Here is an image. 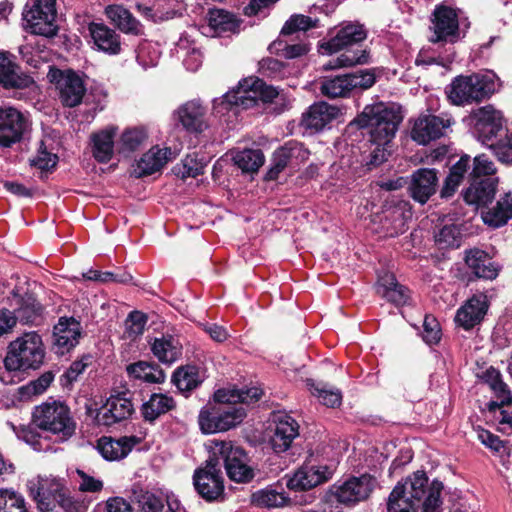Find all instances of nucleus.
Masks as SVG:
<instances>
[{
	"instance_id": "nucleus-62",
	"label": "nucleus",
	"mask_w": 512,
	"mask_h": 512,
	"mask_svg": "<svg viewBox=\"0 0 512 512\" xmlns=\"http://www.w3.org/2000/svg\"><path fill=\"white\" fill-rule=\"evenodd\" d=\"M495 172L494 163L485 154H481L473 159V167L469 178L492 177Z\"/></svg>"
},
{
	"instance_id": "nucleus-48",
	"label": "nucleus",
	"mask_w": 512,
	"mask_h": 512,
	"mask_svg": "<svg viewBox=\"0 0 512 512\" xmlns=\"http://www.w3.org/2000/svg\"><path fill=\"white\" fill-rule=\"evenodd\" d=\"M58 161V155L48 151L43 140L39 142L36 155L29 160L32 167L40 170V179L42 180L56 169Z\"/></svg>"
},
{
	"instance_id": "nucleus-12",
	"label": "nucleus",
	"mask_w": 512,
	"mask_h": 512,
	"mask_svg": "<svg viewBox=\"0 0 512 512\" xmlns=\"http://www.w3.org/2000/svg\"><path fill=\"white\" fill-rule=\"evenodd\" d=\"M9 300L16 322L31 327L44 323L45 307L34 292L15 287L10 292Z\"/></svg>"
},
{
	"instance_id": "nucleus-6",
	"label": "nucleus",
	"mask_w": 512,
	"mask_h": 512,
	"mask_svg": "<svg viewBox=\"0 0 512 512\" xmlns=\"http://www.w3.org/2000/svg\"><path fill=\"white\" fill-rule=\"evenodd\" d=\"M32 423L41 430L60 435L62 440L71 438L76 430L70 408L58 400L36 406L32 413Z\"/></svg>"
},
{
	"instance_id": "nucleus-63",
	"label": "nucleus",
	"mask_w": 512,
	"mask_h": 512,
	"mask_svg": "<svg viewBox=\"0 0 512 512\" xmlns=\"http://www.w3.org/2000/svg\"><path fill=\"white\" fill-rule=\"evenodd\" d=\"M442 332L438 320L432 315H426L423 321V340L429 344H438L441 340Z\"/></svg>"
},
{
	"instance_id": "nucleus-21",
	"label": "nucleus",
	"mask_w": 512,
	"mask_h": 512,
	"mask_svg": "<svg viewBox=\"0 0 512 512\" xmlns=\"http://www.w3.org/2000/svg\"><path fill=\"white\" fill-rule=\"evenodd\" d=\"M81 325L74 317H60L53 328L52 345L56 354L64 355L79 342Z\"/></svg>"
},
{
	"instance_id": "nucleus-59",
	"label": "nucleus",
	"mask_w": 512,
	"mask_h": 512,
	"mask_svg": "<svg viewBox=\"0 0 512 512\" xmlns=\"http://www.w3.org/2000/svg\"><path fill=\"white\" fill-rule=\"evenodd\" d=\"M443 488V483L440 480L434 479L431 482L428 494L421 501L422 512H439L442 505L441 492Z\"/></svg>"
},
{
	"instance_id": "nucleus-27",
	"label": "nucleus",
	"mask_w": 512,
	"mask_h": 512,
	"mask_svg": "<svg viewBox=\"0 0 512 512\" xmlns=\"http://www.w3.org/2000/svg\"><path fill=\"white\" fill-rule=\"evenodd\" d=\"M299 435V424L289 415H282L275 421V429L269 443L277 454L291 448L293 440Z\"/></svg>"
},
{
	"instance_id": "nucleus-25",
	"label": "nucleus",
	"mask_w": 512,
	"mask_h": 512,
	"mask_svg": "<svg viewBox=\"0 0 512 512\" xmlns=\"http://www.w3.org/2000/svg\"><path fill=\"white\" fill-rule=\"evenodd\" d=\"M141 442V438L131 435L114 439L110 436H102L97 440V450L107 461L124 459L132 449Z\"/></svg>"
},
{
	"instance_id": "nucleus-36",
	"label": "nucleus",
	"mask_w": 512,
	"mask_h": 512,
	"mask_svg": "<svg viewBox=\"0 0 512 512\" xmlns=\"http://www.w3.org/2000/svg\"><path fill=\"white\" fill-rule=\"evenodd\" d=\"M105 15L123 33L132 35L142 34V25L123 5H108L105 8Z\"/></svg>"
},
{
	"instance_id": "nucleus-15",
	"label": "nucleus",
	"mask_w": 512,
	"mask_h": 512,
	"mask_svg": "<svg viewBox=\"0 0 512 512\" xmlns=\"http://www.w3.org/2000/svg\"><path fill=\"white\" fill-rule=\"evenodd\" d=\"M310 152L297 141H288L272 154L270 166L264 176L265 181L277 180L280 173L289 165L297 166L309 158Z\"/></svg>"
},
{
	"instance_id": "nucleus-38",
	"label": "nucleus",
	"mask_w": 512,
	"mask_h": 512,
	"mask_svg": "<svg viewBox=\"0 0 512 512\" xmlns=\"http://www.w3.org/2000/svg\"><path fill=\"white\" fill-rule=\"evenodd\" d=\"M107 411L103 414L104 424L111 425L129 418L134 413L132 401L126 397V393H119L107 399L105 404Z\"/></svg>"
},
{
	"instance_id": "nucleus-14",
	"label": "nucleus",
	"mask_w": 512,
	"mask_h": 512,
	"mask_svg": "<svg viewBox=\"0 0 512 512\" xmlns=\"http://www.w3.org/2000/svg\"><path fill=\"white\" fill-rule=\"evenodd\" d=\"M193 484L197 493L206 501L212 502L224 494V480L219 459L210 454L204 467L194 471Z\"/></svg>"
},
{
	"instance_id": "nucleus-32",
	"label": "nucleus",
	"mask_w": 512,
	"mask_h": 512,
	"mask_svg": "<svg viewBox=\"0 0 512 512\" xmlns=\"http://www.w3.org/2000/svg\"><path fill=\"white\" fill-rule=\"evenodd\" d=\"M253 107H255L254 100L248 98L246 94L239 89V84L222 97L214 99L213 101V111L220 116L229 112H233V114L236 115L239 112V108L249 109Z\"/></svg>"
},
{
	"instance_id": "nucleus-53",
	"label": "nucleus",
	"mask_w": 512,
	"mask_h": 512,
	"mask_svg": "<svg viewBox=\"0 0 512 512\" xmlns=\"http://www.w3.org/2000/svg\"><path fill=\"white\" fill-rule=\"evenodd\" d=\"M148 138V134L144 128L134 127L126 129L119 142V153H130L138 150L144 141Z\"/></svg>"
},
{
	"instance_id": "nucleus-28",
	"label": "nucleus",
	"mask_w": 512,
	"mask_h": 512,
	"mask_svg": "<svg viewBox=\"0 0 512 512\" xmlns=\"http://www.w3.org/2000/svg\"><path fill=\"white\" fill-rule=\"evenodd\" d=\"M376 293L396 307L410 305L412 301L409 288L400 284L396 277L389 273L378 279Z\"/></svg>"
},
{
	"instance_id": "nucleus-47",
	"label": "nucleus",
	"mask_w": 512,
	"mask_h": 512,
	"mask_svg": "<svg viewBox=\"0 0 512 512\" xmlns=\"http://www.w3.org/2000/svg\"><path fill=\"white\" fill-rule=\"evenodd\" d=\"M265 156L261 149H244L233 156L234 164L243 173H255L264 164Z\"/></svg>"
},
{
	"instance_id": "nucleus-13",
	"label": "nucleus",
	"mask_w": 512,
	"mask_h": 512,
	"mask_svg": "<svg viewBox=\"0 0 512 512\" xmlns=\"http://www.w3.org/2000/svg\"><path fill=\"white\" fill-rule=\"evenodd\" d=\"M42 512H82V503L74 499L68 489L58 483L41 484L34 495Z\"/></svg>"
},
{
	"instance_id": "nucleus-30",
	"label": "nucleus",
	"mask_w": 512,
	"mask_h": 512,
	"mask_svg": "<svg viewBox=\"0 0 512 512\" xmlns=\"http://www.w3.org/2000/svg\"><path fill=\"white\" fill-rule=\"evenodd\" d=\"M465 263L475 278L493 280L497 278L500 267L492 257L481 249H471L466 252Z\"/></svg>"
},
{
	"instance_id": "nucleus-8",
	"label": "nucleus",
	"mask_w": 512,
	"mask_h": 512,
	"mask_svg": "<svg viewBox=\"0 0 512 512\" xmlns=\"http://www.w3.org/2000/svg\"><path fill=\"white\" fill-rule=\"evenodd\" d=\"M469 119L474 137L486 147L508 129L503 112L491 104L472 110Z\"/></svg>"
},
{
	"instance_id": "nucleus-24",
	"label": "nucleus",
	"mask_w": 512,
	"mask_h": 512,
	"mask_svg": "<svg viewBox=\"0 0 512 512\" xmlns=\"http://www.w3.org/2000/svg\"><path fill=\"white\" fill-rule=\"evenodd\" d=\"M437 174L433 168H419L412 173L408 190L414 201L425 204L436 193Z\"/></svg>"
},
{
	"instance_id": "nucleus-20",
	"label": "nucleus",
	"mask_w": 512,
	"mask_h": 512,
	"mask_svg": "<svg viewBox=\"0 0 512 512\" xmlns=\"http://www.w3.org/2000/svg\"><path fill=\"white\" fill-rule=\"evenodd\" d=\"M489 306L487 295L476 293L457 310L454 321L459 327L470 331L484 320Z\"/></svg>"
},
{
	"instance_id": "nucleus-33",
	"label": "nucleus",
	"mask_w": 512,
	"mask_h": 512,
	"mask_svg": "<svg viewBox=\"0 0 512 512\" xmlns=\"http://www.w3.org/2000/svg\"><path fill=\"white\" fill-rule=\"evenodd\" d=\"M172 154L171 148L165 147L160 149L158 146L152 147L137 161L135 176L143 178L160 171L164 165L170 160Z\"/></svg>"
},
{
	"instance_id": "nucleus-23",
	"label": "nucleus",
	"mask_w": 512,
	"mask_h": 512,
	"mask_svg": "<svg viewBox=\"0 0 512 512\" xmlns=\"http://www.w3.org/2000/svg\"><path fill=\"white\" fill-rule=\"evenodd\" d=\"M469 186L462 192L464 201L476 209L487 207L492 203L498 186V178H469Z\"/></svg>"
},
{
	"instance_id": "nucleus-46",
	"label": "nucleus",
	"mask_w": 512,
	"mask_h": 512,
	"mask_svg": "<svg viewBox=\"0 0 512 512\" xmlns=\"http://www.w3.org/2000/svg\"><path fill=\"white\" fill-rule=\"evenodd\" d=\"M320 91L331 99L348 96L352 91L349 74L324 77L321 81Z\"/></svg>"
},
{
	"instance_id": "nucleus-54",
	"label": "nucleus",
	"mask_w": 512,
	"mask_h": 512,
	"mask_svg": "<svg viewBox=\"0 0 512 512\" xmlns=\"http://www.w3.org/2000/svg\"><path fill=\"white\" fill-rule=\"evenodd\" d=\"M206 166L207 163L204 161V158L198 159L197 155H187L182 164H177L173 167V173L182 179L188 177L196 178L204 174Z\"/></svg>"
},
{
	"instance_id": "nucleus-41",
	"label": "nucleus",
	"mask_w": 512,
	"mask_h": 512,
	"mask_svg": "<svg viewBox=\"0 0 512 512\" xmlns=\"http://www.w3.org/2000/svg\"><path fill=\"white\" fill-rule=\"evenodd\" d=\"M151 351L160 362L170 364L181 356L182 345L174 336L167 334L154 339Z\"/></svg>"
},
{
	"instance_id": "nucleus-64",
	"label": "nucleus",
	"mask_w": 512,
	"mask_h": 512,
	"mask_svg": "<svg viewBox=\"0 0 512 512\" xmlns=\"http://www.w3.org/2000/svg\"><path fill=\"white\" fill-rule=\"evenodd\" d=\"M351 82V89L366 90L371 88L376 82L374 69L359 70L355 73H348Z\"/></svg>"
},
{
	"instance_id": "nucleus-18",
	"label": "nucleus",
	"mask_w": 512,
	"mask_h": 512,
	"mask_svg": "<svg viewBox=\"0 0 512 512\" xmlns=\"http://www.w3.org/2000/svg\"><path fill=\"white\" fill-rule=\"evenodd\" d=\"M34 83V79L23 71L12 53L0 51V86L3 89L22 90Z\"/></svg>"
},
{
	"instance_id": "nucleus-57",
	"label": "nucleus",
	"mask_w": 512,
	"mask_h": 512,
	"mask_svg": "<svg viewBox=\"0 0 512 512\" xmlns=\"http://www.w3.org/2000/svg\"><path fill=\"white\" fill-rule=\"evenodd\" d=\"M435 241L441 248H458L461 242V232L457 225H444L435 235Z\"/></svg>"
},
{
	"instance_id": "nucleus-55",
	"label": "nucleus",
	"mask_w": 512,
	"mask_h": 512,
	"mask_svg": "<svg viewBox=\"0 0 512 512\" xmlns=\"http://www.w3.org/2000/svg\"><path fill=\"white\" fill-rule=\"evenodd\" d=\"M138 512H175L168 500L146 492L138 499Z\"/></svg>"
},
{
	"instance_id": "nucleus-45",
	"label": "nucleus",
	"mask_w": 512,
	"mask_h": 512,
	"mask_svg": "<svg viewBox=\"0 0 512 512\" xmlns=\"http://www.w3.org/2000/svg\"><path fill=\"white\" fill-rule=\"evenodd\" d=\"M420 505L413 499L408 491L407 485L399 481L390 492L387 501L388 512H417Z\"/></svg>"
},
{
	"instance_id": "nucleus-43",
	"label": "nucleus",
	"mask_w": 512,
	"mask_h": 512,
	"mask_svg": "<svg viewBox=\"0 0 512 512\" xmlns=\"http://www.w3.org/2000/svg\"><path fill=\"white\" fill-rule=\"evenodd\" d=\"M130 378L143 380L147 383L161 384L165 381V373L160 366L154 362L137 361L126 367Z\"/></svg>"
},
{
	"instance_id": "nucleus-9",
	"label": "nucleus",
	"mask_w": 512,
	"mask_h": 512,
	"mask_svg": "<svg viewBox=\"0 0 512 512\" xmlns=\"http://www.w3.org/2000/svg\"><path fill=\"white\" fill-rule=\"evenodd\" d=\"M210 454H215L219 459V466L223 462L226 474L231 481L237 483H249L255 477V470L248 465L249 457L246 451L239 446H233L231 442H215V447Z\"/></svg>"
},
{
	"instance_id": "nucleus-10",
	"label": "nucleus",
	"mask_w": 512,
	"mask_h": 512,
	"mask_svg": "<svg viewBox=\"0 0 512 512\" xmlns=\"http://www.w3.org/2000/svg\"><path fill=\"white\" fill-rule=\"evenodd\" d=\"M246 417V410L235 405H206L199 413L198 423L204 434L228 431Z\"/></svg>"
},
{
	"instance_id": "nucleus-22",
	"label": "nucleus",
	"mask_w": 512,
	"mask_h": 512,
	"mask_svg": "<svg viewBox=\"0 0 512 512\" xmlns=\"http://www.w3.org/2000/svg\"><path fill=\"white\" fill-rule=\"evenodd\" d=\"M450 120L433 114L420 115L411 129V138L421 145L439 139L450 126Z\"/></svg>"
},
{
	"instance_id": "nucleus-56",
	"label": "nucleus",
	"mask_w": 512,
	"mask_h": 512,
	"mask_svg": "<svg viewBox=\"0 0 512 512\" xmlns=\"http://www.w3.org/2000/svg\"><path fill=\"white\" fill-rule=\"evenodd\" d=\"M487 148L492 150L495 157L503 164L512 165V132L509 129L502 137H497Z\"/></svg>"
},
{
	"instance_id": "nucleus-5",
	"label": "nucleus",
	"mask_w": 512,
	"mask_h": 512,
	"mask_svg": "<svg viewBox=\"0 0 512 512\" xmlns=\"http://www.w3.org/2000/svg\"><path fill=\"white\" fill-rule=\"evenodd\" d=\"M495 92L494 75L480 73L459 75L446 89L448 99L458 106L488 100Z\"/></svg>"
},
{
	"instance_id": "nucleus-34",
	"label": "nucleus",
	"mask_w": 512,
	"mask_h": 512,
	"mask_svg": "<svg viewBox=\"0 0 512 512\" xmlns=\"http://www.w3.org/2000/svg\"><path fill=\"white\" fill-rule=\"evenodd\" d=\"M89 32L98 50L110 55L121 52L120 35L115 30L103 23L92 22L89 24Z\"/></svg>"
},
{
	"instance_id": "nucleus-37",
	"label": "nucleus",
	"mask_w": 512,
	"mask_h": 512,
	"mask_svg": "<svg viewBox=\"0 0 512 512\" xmlns=\"http://www.w3.org/2000/svg\"><path fill=\"white\" fill-rule=\"evenodd\" d=\"M239 89L243 91L248 98H251L257 106L258 101L265 104L272 103L278 97L277 88L268 85L264 80L258 77L244 78L239 81Z\"/></svg>"
},
{
	"instance_id": "nucleus-3",
	"label": "nucleus",
	"mask_w": 512,
	"mask_h": 512,
	"mask_svg": "<svg viewBox=\"0 0 512 512\" xmlns=\"http://www.w3.org/2000/svg\"><path fill=\"white\" fill-rule=\"evenodd\" d=\"M367 38V31L360 23H348L343 25L328 41L320 44L319 48L326 54H334L344 51L339 56L330 59L324 64L323 69L335 70L356 65L368 64L370 52L366 49H353Z\"/></svg>"
},
{
	"instance_id": "nucleus-52",
	"label": "nucleus",
	"mask_w": 512,
	"mask_h": 512,
	"mask_svg": "<svg viewBox=\"0 0 512 512\" xmlns=\"http://www.w3.org/2000/svg\"><path fill=\"white\" fill-rule=\"evenodd\" d=\"M402 484L407 485L409 495L415 499L420 505L421 501L429 492L428 476L424 470L415 471L412 476L408 477Z\"/></svg>"
},
{
	"instance_id": "nucleus-39",
	"label": "nucleus",
	"mask_w": 512,
	"mask_h": 512,
	"mask_svg": "<svg viewBox=\"0 0 512 512\" xmlns=\"http://www.w3.org/2000/svg\"><path fill=\"white\" fill-rule=\"evenodd\" d=\"M115 134L116 128L113 127L92 134V154L97 162L108 163L112 159Z\"/></svg>"
},
{
	"instance_id": "nucleus-16",
	"label": "nucleus",
	"mask_w": 512,
	"mask_h": 512,
	"mask_svg": "<svg viewBox=\"0 0 512 512\" xmlns=\"http://www.w3.org/2000/svg\"><path fill=\"white\" fill-rule=\"evenodd\" d=\"M430 20L433 24L430 29L434 32L429 39L431 43H455L458 40L459 19L456 9L445 4L436 5Z\"/></svg>"
},
{
	"instance_id": "nucleus-29",
	"label": "nucleus",
	"mask_w": 512,
	"mask_h": 512,
	"mask_svg": "<svg viewBox=\"0 0 512 512\" xmlns=\"http://www.w3.org/2000/svg\"><path fill=\"white\" fill-rule=\"evenodd\" d=\"M206 20L212 36L217 37L239 33L242 24V20L234 13L219 8L209 9Z\"/></svg>"
},
{
	"instance_id": "nucleus-26",
	"label": "nucleus",
	"mask_w": 512,
	"mask_h": 512,
	"mask_svg": "<svg viewBox=\"0 0 512 512\" xmlns=\"http://www.w3.org/2000/svg\"><path fill=\"white\" fill-rule=\"evenodd\" d=\"M339 114L340 109L337 106L324 101L316 102L303 113L301 125L306 130L319 132L336 119Z\"/></svg>"
},
{
	"instance_id": "nucleus-50",
	"label": "nucleus",
	"mask_w": 512,
	"mask_h": 512,
	"mask_svg": "<svg viewBox=\"0 0 512 512\" xmlns=\"http://www.w3.org/2000/svg\"><path fill=\"white\" fill-rule=\"evenodd\" d=\"M54 373L46 371L37 379L30 381L26 385L18 388V396L20 401L29 400L32 396L40 395L46 391L54 380Z\"/></svg>"
},
{
	"instance_id": "nucleus-2",
	"label": "nucleus",
	"mask_w": 512,
	"mask_h": 512,
	"mask_svg": "<svg viewBox=\"0 0 512 512\" xmlns=\"http://www.w3.org/2000/svg\"><path fill=\"white\" fill-rule=\"evenodd\" d=\"M45 345L37 331L24 332L11 341L3 360L5 371L0 372V380L11 385L21 379V373L38 370L44 363Z\"/></svg>"
},
{
	"instance_id": "nucleus-40",
	"label": "nucleus",
	"mask_w": 512,
	"mask_h": 512,
	"mask_svg": "<svg viewBox=\"0 0 512 512\" xmlns=\"http://www.w3.org/2000/svg\"><path fill=\"white\" fill-rule=\"evenodd\" d=\"M290 503V498L282 489L279 491L277 485L267 486L251 494V504L259 508H278Z\"/></svg>"
},
{
	"instance_id": "nucleus-4",
	"label": "nucleus",
	"mask_w": 512,
	"mask_h": 512,
	"mask_svg": "<svg viewBox=\"0 0 512 512\" xmlns=\"http://www.w3.org/2000/svg\"><path fill=\"white\" fill-rule=\"evenodd\" d=\"M376 486V478L369 473L349 476L344 481L331 485L325 492L322 501L330 507H354L366 501Z\"/></svg>"
},
{
	"instance_id": "nucleus-49",
	"label": "nucleus",
	"mask_w": 512,
	"mask_h": 512,
	"mask_svg": "<svg viewBox=\"0 0 512 512\" xmlns=\"http://www.w3.org/2000/svg\"><path fill=\"white\" fill-rule=\"evenodd\" d=\"M306 384L312 395L316 396L320 402L330 408L339 407L342 403V393L339 389H330L328 384L315 382L313 379H307Z\"/></svg>"
},
{
	"instance_id": "nucleus-44",
	"label": "nucleus",
	"mask_w": 512,
	"mask_h": 512,
	"mask_svg": "<svg viewBox=\"0 0 512 512\" xmlns=\"http://www.w3.org/2000/svg\"><path fill=\"white\" fill-rule=\"evenodd\" d=\"M171 382L181 393H190L203 382L199 367L185 365L178 367L172 374Z\"/></svg>"
},
{
	"instance_id": "nucleus-58",
	"label": "nucleus",
	"mask_w": 512,
	"mask_h": 512,
	"mask_svg": "<svg viewBox=\"0 0 512 512\" xmlns=\"http://www.w3.org/2000/svg\"><path fill=\"white\" fill-rule=\"evenodd\" d=\"M0 512H28L25 500L14 491L0 490Z\"/></svg>"
},
{
	"instance_id": "nucleus-42",
	"label": "nucleus",
	"mask_w": 512,
	"mask_h": 512,
	"mask_svg": "<svg viewBox=\"0 0 512 512\" xmlns=\"http://www.w3.org/2000/svg\"><path fill=\"white\" fill-rule=\"evenodd\" d=\"M511 218L512 196L510 193H506L496 202L493 208L482 213L483 222L493 228L506 225Z\"/></svg>"
},
{
	"instance_id": "nucleus-19",
	"label": "nucleus",
	"mask_w": 512,
	"mask_h": 512,
	"mask_svg": "<svg viewBox=\"0 0 512 512\" xmlns=\"http://www.w3.org/2000/svg\"><path fill=\"white\" fill-rule=\"evenodd\" d=\"M333 470L328 465H309L304 463L293 476L286 481V487L293 491H307L329 481Z\"/></svg>"
},
{
	"instance_id": "nucleus-51",
	"label": "nucleus",
	"mask_w": 512,
	"mask_h": 512,
	"mask_svg": "<svg viewBox=\"0 0 512 512\" xmlns=\"http://www.w3.org/2000/svg\"><path fill=\"white\" fill-rule=\"evenodd\" d=\"M87 280L96 281L100 283L115 282L120 284H130L133 281V276L124 269L118 268L116 271H100L89 269L83 274Z\"/></svg>"
},
{
	"instance_id": "nucleus-7",
	"label": "nucleus",
	"mask_w": 512,
	"mask_h": 512,
	"mask_svg": "<svg viewBox=\"0 0 512 512\" xmlns=\"http://www.w3.org/2000/svg\"><path fill=\"white\" fill-rule=\"evenodd\" d=\"M25 29L30 34L53 38L59 27L56 24V0H29L22 13Z\"/></svg>"
},
{
	"instance_id": "nucleus-1",
	"label": "nucleus",
	"mask_w": 512,
	"mask_h": 512,
	"mask_svg": "<svg viewBox=\"0 0 512 512\" xmlns=\"http://www.w3.org/2000/svg\"><path fill=\"white\" fill-rule=\"evenodd\" d=\"M403 118L399 104L379 101L365 105L348 124V128L359 130L375 145L385 146L394 139Z\"/></svg>"
},
{
	"instance_id": "nucleus-17",
	"label": "nucleus",
	"mask_w": 512,
	"mask_h": 512,
	"mask_svg": "<svg viewBox=\"0 0 512 512\" xmlns=\"http://www.w3.org/2000/svg\"><path fill=\"white\" fill-rule=\"evenodd\" d=\"M29 119L13 107L0 108V147L10 148L20 143L29 131Z\"/></svg>"
},
{
	"instance_id": "nucleus-31",
	"label": "nucleus",
	"mask_w": 512,
	"mask_h": 512,
	"mask_svg": "<svg viewBox=\"0 0 512 512\" xmlns=\"http://www.w3.org/2000/svg\"><path fill=\"white\" fill-rule=\"evenodd\" d=\"M205 108L195 101H189L177 110L178 121L191 134H200L206 128Z\"/></svg>"
},
{
	"instance_id": "nucleus-35",
	"label": "nucleus",
	"mask_w": 512,
	"mask_h": 512,
	"mask_svg": "<svg viewBox=\"0 0 512 512\" xmlns=\"http://www.w3.org/2000/svg\"><path fill=\"white\" fill-rule=\"evenodd\" d=\"M176 408V401L172 396L163 393H152L150 398L140 407L143 420L155 424L162 415Z\"/></svg>"
},
{
	"instance_id": "nucleus-61",
	"label": "nucleus",
	"mask_w": 512,
	"mask_h": 512,
	"mask_svg": "<svg viewBox=\"0 0 512 512\" xmlns=\"http://www.w3.org/2000/svg\"><path fill=\"white\" fill-rule=\"evenodd\" d=\"M92 359V355L84 354L81 359L73 361L60 378L61 385L68 386L76 381L78 376L92 363Z\"/></svg>"
},
{
	"instance_id": "nucleus-11",
	"label": "nucleus",
	"mask_w": 512,
	"mask_h": 512,
	"mask_svg": "<svg viewBox=\"0 0 512 512\" xmlns=\"http://www.w3.org/2000/svg\"><path fill=\"white\" fill-rule=\"evenodd\" d=\"M47 77L59 90V99L64 107L73 108L82 103L86 85L78 72L73 69L62 70L51 66Z\"/></svg>"
},
{
	"instance_id": "nucleus-60",
	"label": "nucleus",
	"mask_w": 512,
	"mask_h": 512,
	"mask_svg": "<svg viewBox=\"0 0 512 512\" xmlns=\"http://www.w3.org/2000/svg\"><path fill=\"white\" fill-rule=\"evenodd\" d=\"M317 20L311 17L298 14L291 16L281 29V35H291L297 31H308L316 27Z\"/></svg>"
}]
</instances>
